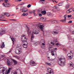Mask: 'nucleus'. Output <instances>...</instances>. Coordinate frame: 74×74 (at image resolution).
<instances>
[{
    "mask_svg": "<svg viewBox=\"0 0 74 74\" xmlns=\"http://www.w3.org/2000/svg\"><path fill=\"white\" fill-rule=\"evenodd\" d=\"M59 60L60 61H61L60 62L61 64H59L60 65V66H63L65 65V64H66V59H65V58H64V57H61L59 59Z\"/></svg>",
    "mask_w": 74,
    "mask_h": 74,
    "instance_id": "f257e3e1",
    "label": "nucleus"
},
{
    "mask_svg": "<svg viewBox=\"0 0 74 74\" xmlns=\"http://www.w3.org/2000/svg\"><path fill=\"white\" fill-rule=\"evenodd\" d=\"M11 68H9L8 70V69H7L6 68H4L2 72L4 74H9V73H10V70H11Z\"/></svg>",
    "mask_w": 74,
    "mask_h": 74,
    "instance_id": "f03ea898",
    "label": "nucleus"
},
{
    "mask_svg": "<svg viewBox=\"0 0 74 74\" xmlns=\"http://www.w3.org/2000/svg\"><path fill=\"white\" fill-rule=\"evenodd\" d=\"M30 64L32 66H36L37 65V63H36L34 61H33L32 60L30 61Z\"/></svg>",
    "mask_w": 74,
    "mask_h": 74,
    "instance_id": "7ed1b4c3",
    "label": "nucleus"
},
{
    "mask_svg": "<svg viewBox=\"0 0 74 74\" xmlns=\"http://www.w3.org/2000/svg\"><path fill=\"white\" fill-rule=\"evenodd\" d=\"M47 71L49 74H53V72L51 69L49 68L47 69Z\"/></svg>",
    "mask_w": 74,
    "mask_h": 74,
    "instance_id": "20e7f679",
    "label": "nucleus"
},
{
    "mask_svg": "<svg viewBox=\"0 0 74 74\" xmlns=\"http://www.w3.org/2000/svg\"><path fill=\"white\" fill-rule=\"evenodd\" d=\"M23 47L24 48H26L27 47V42H25L24 44L23 43Z\"/></svg>",
    "mask_w": 74,
    "mask_h": 74,
    "instance_id": "39448f33",
    "label": "nucleus"
},
{
    "mask_svg": "<svg viewBox=\"0 0 74 74\" xmlns=\"http://www.w3.org/2000/svg\"><path fill=\"white\" fill-rule=\"evenodd\" d=\"M3 5L4 7H9L10 5V3H8L6 4H4V3H3Z\"/></svg>",
    "mask_w": 74,
    "mask_h": 74,
    "instance_id": "423d86ee",
    "label": "nucleus"
},
{
    "mask_svg": "<svg viewBox=\"0 0 74 74\" xmlns=\"http://www.w3.org/2000/svg\"><path fill=\"white\" fill-rule=\"evenodd\" d=\"M26 30H27V33L29 34H31V31L29 28V27L27 26H26Z\"/></svg>",
    "mask_w": 74,
    "mask_h": 74,
    "instance_id": "0eeeda50",
    "label": "nucleus"
},
{
    "mask_svg": "<svg viewBox=\"0 0 74 74\" xmlns=\"http://www.w3.org/2000/svg\"><path fill=\"white\" fill-rule=\"evenodd\" d=\"M44 26L43 25H40L39 27L40 30L42 32H44Z\"/></svg>",
    "mask_w": 74,
    "mask_h": 74,
    "instance_id": "6e6552de",
    "label": "nucleus"
},
{
    "mask_svg": "<svg viewBox=\"0 0 74 74\" xmlns=\"http://www.w3.org/2000/svg\"><path fill=\"white\" fill-rule=\"evenodd\" d=\"M64 19L61 20V21H62V22H65L66 21V18L67 17V15H64Z\"/></svg>",
    "mask_w": 74,
    "mask_h": 74,
    "instance_id": "1a4fd4ad",
    "label": "nucleus"
},
{
    "mask_svg": "<svg viewBox=\"0 0 74 74\" xmlns=\"http://www.w3.org/2000/svg\"><path fill=\"white\" fill-rule=\"evenodd\" d=\"M51 55L52 56H54V55H57V54H56V51H51Z\"/></svg>",
    "mask_w": 74,
    "mask_h": 74,
    "instance_id": "9d476101",
    "label": "nucleus"
},
{
    "mask_svg": "<svg viewBox=\"0 0 74 74\" xmlns=\"http://www.w3.org/2000/svg\"><path fill=\"white\" fill-rule=\"evenodd\" d=\"M40 32V31L38 30H36L35 31V32H33V33L34 34H38Z\"/></svg>",
    "mask_w": 74,
    "mask_h": 74,
    "instance_id": "9b49d317",
    "label": "nucleus"
},
{
    "mask_svg": "<svg viewBox=\"0 0 74 74\" xmlns=\"http://www.w3.org/2000/svg\"><path fill=\"white\" fill-rule=\"evenodd\" d=\"M33 42L34 43V45H35V46H37V45H38V42H37L36 41H33V40H32V42Z\"/></svg>",
    "mask_w": 74,
    "mask_h": 74,
    "instance_id": "f8f14e48",
    "label": "nucleus"
},
{
    "mask_svg": "<svg viewBox=\"0 0 74 74\" xmlns=\"http://www.w3.org/2000/svg\"><path fill=\"white\" fill-rule=\"evenodd\" d=\"M27 9L25 8L22 10V12L24 13H25V12H26L27 11Z\"/></svg>",
    "mask_w": 74,
    "mask_h": 74,
    "instance_id": "ddd939ff",
    "label": "nucleus"
},
{
    "mask_svg": "<svg viewBox=\"0 0 74 74\" xmlns=\"http://www.w3.org/2000/svg\"><path fill=\"white\" fill-rule=\"evenodd\" d=\"M34 33H32V36L31 37V42H33V38H34V36L33 35H34Z\"/></svg>",
    "mask_w": 74,
    "mask_h": 74,
    "instance_id": "4468645a",
    "label": "nucleus"
},
{
    "mask_svg": "<svg viewBox=\"0 0 74 74\" xmlns=\"http://www.w3.org/2000/svg\"><path fill=\"white\" fill-rule=\"evenodd\" d=\"M42 46H41V48L43 49L45 48V44H44V43H42Z\"/></svg>",
    "mask_w": 74,
    "mask_h": 74,
    "instance_id": "2eb2a0df",
    "label": "nucleus"
},
{
    "mask_svg": "<svg viewBox=\"0 0 74 74\" xmlns=\"http://www.w3.org/2000/svg\"><path fill=\"white\" fill-rule=\"evenodd\" d=\"M21 52H22V51L19 50L18 51L16 52V54H18V55H19V54H20Z\"/></svg>",
    "mask_w": 74,
    "mask_h": 74,
    "instance_id": "dca6fc26",
    "label": "nucleus"
},
{
    "mask_svg": "<svg viewBox=\"0 0 74 74\" xmlns=\"http://www.w3.org/2000/svg\"><path fill=\"white\" fill-rule=\"evenodd\" d=\"M3 15H6L7 16H10V14L7 12H6L3 14Z\"/></svg>",
    "mask_w": 74,
    "mask_h": 74,
    "instance_id": "f3484780",
    "label": "nucleus"
},
{
    "mask_svg": "<svg viewBox=\"0 0 74 74\" xmlns=\"http://www.w3.org/2000/svg\"><path fill=\"white\" fill-rule=\"evenodd\" d=\"M5 31L2 30L1 32L0 33V35H2L3 34H4V33H5Z\"/></svg>",
    "mask_w": 74,
    "mask_h": 74,
    "instance_id": "a211bd4d",
    "label": "nucleus"
},
{
    "mask_svg": "<svg viewBox=\"0 0 74 74\" xmlns=\"http://www.w3.org/2000/svg\"><path fill=\"white\" fill-rule=\"evenodd\" d=\"M1 46L2 48H3L4 47H5V45H4V42H3L2 43V44Z\"/></svg>",
    "mask_w": 74,
    "mask_h": 74,
    "instance_id": "6ab92c4d",
    "label": "nucleus"
},
{
    "mask_svg": "<svg viewBox=\"0 0 74 74\" xmlns=\"http://www.w3.org/2000/svg\"><path fill=\"white\" fill-rule=\"evenodd\" d=\"M7 63L8 66H11V62H10L9 60L7 61Z\"/></svg>",
    "mask_w": 74,
    "mask_h": 74,
    "instance_id": "aec40b11",
    "label": "nucleus"
},
{
    "mask_svg": "<svg viewBox=\"0 0 74 74\" xmlns=\"http://www.w3.org/2000/svg\"><path fill=\"white\" fill-rule=\"evenodd\" d=\"M4 14H2L1 17V19H4L5 18Z\"/></svg>",
    "mask_w": 74,
    "mask_h": 74,
    "instance_id": "412c9836",
    "label": "nucleus"
},
{
    "mask_svg": "<svg viewBox=\"0 0 74 74\" xmlns=\"http://www.w3.org/2000/svg\"><path fill=\"white\" fill-rule=\"evenodd\" d=\"M45 64H46V65H48V66H51V63L46 62Z\"/></svg>",
    "mask_w": 74,
    "mask_h": 74,
    "instance_id": "4be33fe9",
    "label": "nucleus"
},
{
    "mask_svg": "<svg viewBox=\"0 0 74 74\" xmlns=\"http://www.w3.org/2000/svg\"><path fill=\"white\" fill-rule=\"evenodd\" d=\"M3 69H4V68L3 67L0 68V72H3Z\"/></svg>",
    "mask_w": 74,
    "mask_h": 74,
    "instance_id": "5701e85b",
    "label": "nucleus"
},
{
    "mask_svg": "<svg viewBox=\"0 0 74 74\" xmlns=\"http://www.w3.org/2000/svg\"><path fill=\"white\" fill-rule=\"evenodd\" d=\"M42 14H46V11L45 10H44L41 12Z\"/></svg>",
    "mask_w": 74,
    "mask_h": 74,
    "instance_id": "b1692460",
    "label": "nucleus"
},
{
    "mask_svg": "<svg viewBox=\"0 0 74 74\" xmlns=\"http://www.w3.org/2000/svg\"><path fill=\"white\" fill-rule=\"evenodd\" d=\"M73 55L69 56H68V57L69 58V59H73Z\"/></svg>",
    "mask_w": 74,
    "mask_h": 74,
    "instance_id": "393cba45",
    "label": "nucleus"
},
{
    "mask_svg": "<svg viewBox=\"0 0 74 74\" xmlns=\"http://www.w3.org/2000/svg\"><path fill=\"white\" fill-rule=\"evenodd\" d=\"M59 33L58 32H55L53 31V32H52V34H58Z\"/></svg>",
    "mask_w": 74,
    "mask_h": 74,
    "instance_id": "a878e982",
    "label": "nucleus"
},
{
    "mask_svg": "<svg viewBox=\"0 0 74 74\" xmlns=\"http://www.w3.org/2000/svg\"><path fill=\"white\" fill-rule=\"evenodd\" d=\"M11 74H17V72L15 71L14 72H12Z\"/></svg>",
    "mask_w": 74,
    "mask_h": 74,
    "instance_id": "bb28decb",
    "label": "nucleus"
},
{
    "mask_svg": "<svg viewBox=\"0 0 74 74\" xmlns=\"http://www.w3.org/2000/svg\"><path fill=\"white\" fill-rule=\"evenodd\" d=\"M41 42L42 43H45V40H44V39H42L41 40Z\"/></svg>",
    "mask_w": 74,
    "mask_h": 74,
    "instance_id": "cd10ccee",
    "label": "nucleus"
},
{
    "mask_svg": "<svg viewBox=\"0 0 74 74\" xmlns=\"http://www.w3.org/2000/svg\"><path fill=\"white\" fill-rule=\"evenodd\" d=\"M69 8V5H66L65 6V8Z\"/></svg>",
    "mask_w": 74,
    "mask_h": 74,
    "instance_id": "c85d7f7f",
    "label": "nucleus"
},
{
    "mask_svg": "<svg viewBox=\"0 0 74 74\" xmlns=\"http://www.w3.org/2000/svg\"><path fill=\"white\" fill-rule=\"evenodd\" d=\"M67 38L69 39H70V38H71V37L70 36V35H68L67 36Z\"/></svg>",
    "mask_w": 74,
    "mask_h": 74,
    "instance_id": "c756f323",
    "label": "nucleus"
},
{
    "mask_svg": "<svg viewBox=\"0 0 74 74\" xmlns=\"http://www.w3.org/2000/svg\"><path fill=\"white\" fill-rule=\"evenodd\" d=\"M13 62L15 64H17V62L15 60H13Z\"/></svg>",
    "mask_w": 74,
    "mask_h": 74,
    "instance_id": "7c9ffc66",
    "label": "nucleus"
},
{
    "mask_svg": "<svg viewBox=\"0 0 74 74\" xmlns=\"http://www.w3.org/2000/svg\"><path fill=\"white\" fill-rule=\"evenodd\" d=\"M21 41H22V44H23L24 43H25V42H26V41H25V40H21Z\"/></svg>",
    "mask_w": 74,
    "mask_h": 74,
    "instance_id": "2f4dec72",
    "label": "nucleus"
},
{
    "mask_svg": "<svg viewBox=\"0 0 74 74\" xmlns=\"http://www.w3.org/2000/svg\"><path fill=\"white\" fill-rule=\"evenodd\" d=\"M70 9L69 10H67L66 11V13L67 14H69V13H70Z\"/></svg>",
    "mask_w": 74,
    "mask_h": 74,
    "instance_id": "473e14b6",
    "label": "nucleus"
},
{
    "mask_svg": "<svg viewBox=\"0 0 74 74\" xmlns=\"http://www.w3.org/2000/svg\"><path fill=\"white\" fill-rule=\"evenodd\" d=\"M67 16L68 18H71V17L72 16L71 15H68Z\"/></svg>",
    "mask_w": 74,
    "mask_h": 74,
    "instance_id": "72a5a7b5",
    "label": "nucleus"
},
{
    "mask_svg": "<svg viewBox=\"0 0 74 74\" xmlns=\"http://www.w3.org/2000/svg\"><path fill=\"white\" fill-rule=\"evenodd\" d=\"M30 7H31V5L30 4H29L27 6V8H30Z\"/></svg>",
    "mask_w": 74,
    "mask_h": 74,
    "instance_id": "f704fd0d",
    "label": "nucleus"
},
{
    "mask_svg": "<svg viewBox=\"0 0 74 74\" xmlns=\"http://www.w3.org/2000/svg\"><path fill=\"white\" fill-rule=\"evenodd\" d=\"M11 40L13 41V43L14 44V38H11Z\"/></svg>",
    "mask_w": 74,
    "mask_h": 74,
    "instance_id": "c9c22d12",
    "label": "nucleus"
},
{
    "mask_svg": "<svg viewBox=\"0 0 74 74\" xmlns=\"http://www.w3.org/2000/svg\"><path fill=\"white\" fill-rule=\"evenodd\" d=\"M52 47H49V50H51V49H52Z\"/></svg>",
    "mask_w": 74,
    "mask_h": 74,
    "instance_id": "e433bc0d",
    "label": "nucleus"
},
{
    "mask_svg": "<svg viewBox=\"0 0 74 74\" xmlns=\"http://www.w3.org/2000/svg\"><path fill=\"white\" fill-rule=\"evenodd\" d=\"M54 8H55V9H58V7L57 6H55L54 7Z\"/></svg>",
    "mask_w": 74,
    "mask_h": 74,
    "instance_id": "4c0bfd02",
    "label": "nucleus"
},
{
    "mask_svg": "<svg viewBox=\"0 0 74 74\" xmlns=\"http://www.w3.org/2000/svg\"><path fill=\"white\" fill-rule=\"evenodd\" d=\"M24 3H21V4H19V5H24Z\"/></svg>",
    "mask_w": 74,
    "mask_h": 74,
    "instance_id": "58836bf2",
    "label": "nucleus"
},
{
    "mask_svg": "<svg viewBox=\"0 0 74 74\" xmlns=\"http://www.w3.org/2000/svg\"><path fill=\"white\" fill-rule=\"evenodd\" d=\"M28 12L29 13H30V14H32V12H33L28 11Z\"/></svg>",
    "mask_w": 74,
    "mask_h": 74,
    "instance_id": "ea45409f",
    "label": "nucleus"
},
{
    "mask_svg": "<svg viewBox=\"0 0 74 74\" xmlns=\"http://www.w3.org/2000/svg\"><path fill=\"white\" fill-rule=\"evenodd\" d=\"M70 66H72V67H73V64L70 63Z\"/></svg>",
    "mask_w": 74,
    "mask_h": 74,
    "instance_id": "a19ab883",
    "label": "nucleus"
},
{
    "mask_svg": "<svg viewBox=\"0 0 74 74\" xmlns=\"http://www.w3.org/2000/svg\"><path fill=\"white\" fill-rule=\"evenodd\" d=\"M22 16H26V14L25 13H23L22 14Z\"/></svg>",
    "mask_w": 74,
    "mask_h": 74,
    "instance_id": "79ce46f5",
    "label": "nucleus"
},
{
    "mask_svg": "<svg viewBox=\"0 0 74 74\" xmlns=\"http://www.w3.org/2000/svg\"><path fill=\"white\" fill-rule=\"evenodd\" d=\"M69 23H72V21H70L68 22Z\"/></svg>",
    "mask_w": 74,
    "mask_h": 74,
    "instance_id": "37998d69",
    "label": "nucleus"
},
{
    "mask_svg": "<svg viewBox=\"0 0 74 74\" xmlns=\"http://www.w3.org/2000/svg\"><path fill=\"white\" fill-rule=\"evenodd\" d=\"M7 1H8V0H5V3H7Z\"/></svg>",
    "mask_w": 74,
    "mask_h": 74,
    "instance_id": "c03bdc74",
    "label": "nucleus"
},
{
    "mask_svg": "<svg viewBox=\"0 0 74 74\" xmlns=\"http://www.w3.org/2000/svg\"><path fill=\"white\" fill-rule=\"evenodd\" d=\"M39 16H42V14H39Z\"/></svg>",
    "mask_w": 74,
    "mask_h": 74,
    "instance_id": "a18cd8bd",
    "label": "nucleus"
},
{
    "mask_svg": "<svg viewBox=\"0 0 74 74\" xmlns=\"http://www.w3.org/2000/svg\"><path fill=\"white\" fill-rule=\"evenodd\" d=\"M22 37H26V35H23L22 36Z\"/></svg>",
    "mask_w": 74,
    "mask_h": 74,
    "instance_id": "49530a36",
    "label": "nucleus"
},
{
    "mask_svg": "<svg viewBox=\"0 0 74 74\" xmlns=\"http://www.w3.org/2000/svg\"><path fill=\"white\" fill-rule=\"evenodd\" d=\"M60 44L58 43H57L56 44V45H59Z\"/></svg>",
    "mask_w": 74,
    "mask_h": 74,
    "instance_id": "de8ad7c7",
    "label": "nucleus"
},
{
    "mask_svg": "<svg viewBox=\"0 0 74 74\" xmlns=\"http://www.w3.org/2000/svg\"><path fill=\"white\" fill-rule=\"evenodd\" d=\"M48 60L49 61H52L53 60H52V59H49Z\"/></svg>",
    "mask_w": 74,
    "mask_h": 74,
    "instance_id": "09e8293b",
    "label": "nucleus"
},
{
    "mask_svg": "<svg viewBox=\"0 0 74 74\" xmlns=\"http://www.w3.org/2000/svg\"><path fill=\"white\" fill-rule=\"evenodd\" d=\"M4 56H5V55H3L2 56V58H4Z\"/></svg>",
    "mask_w": 74,
    "mask_h": 74,
    "instance_id": "8fccbe9b",
    "label": "nucleus"
},
{
    "mask_svg": "<svg viewBox=\"0 0 74 74\" xmlns=\"http://www.w3.org/2000/svg\"><path fill=\"white\" fill-rule=\"evenodd\" d=\"M0 74H4L3 72H0Z\"/></svg>",
    "mask_w": 74,
    "mask_h": 74,
    "instance_id": "3c124183",
    "label": "nucleus"
},
{
    "mask_svg": "<svg viewBox=\"0 0 74 74\" xmlns=\"http://www.w3.org/2000/svg\"><path fill=\"white\" fill-rule=\"evenodd\" d=\"M40 1H45V0H40Z\"/></svg>",
    "mask_w": 74,
    "mask_h": 74,
    "instance_id": "603ef678",
    "label": "nucleus"
},
{
    "mask_svg": "<svg viewBox=\"0 0 74 74\" xmlns=\"http://www.w3.org/2000/svg\"><path fill=\"white\" fill-rule=\"evenodd\" d=\"M56 21H53V23H55V22H56Z\"/></svg>",
    "mask_w": 74,
    "mask_h": 74,
    "instance_id": "864d4df0",
    "label": "nucleus"
},
{
    "mask_svg": "<svg viewBox=\"0 0 74 74\" xmlns=\"http://www.w3.org/2000/svg\"><path fill=\"white\" fill-rule=\"evenodd\" d=\"M28 15V13H27L25 14V16H27Z\"/></svg>",
    "mask_w": 74,
    "mask_h": 74,
    "instance_id": "5fc2aeb1",
    "label": "nucleus"
},
{
    "mask_svg": "<svg viewBox=\"0 0 74 74\" xmlns=\"http://www.w3.org/2000/svg\"><path fill=\"white\" fill-rule=\"evenodd\" d=\"M35 10H34L33 11V12H33L34 13V12H35Z\"/></svg>",
    "mask_w": 74,
    "mask_h": 74,
    "instance_id": "6e6d98bb",
    "label": "nucleus"
},
{
    "mask_svg": "<svg viewBox=\"0 0 74 74\" xmlns=\"http://www.w3.org/2000/svg\"><path fill=\"white\" fill-rule=\"evenodd\" d=\"M72 33H73V34H74V31H72Z\"/></svg>",
    "mask_w": 74,
    "mask_h": 74,
    "instance_id": "4d7b16f0",
    "label": "nucleus"
},
{
    "mask_svg": "<svg viewBox=\"0 0 74 74\" xmlns=\"http://www.w3.org/2000/svg\"><path fill=\"white\" fill-rule=\"evenodd\" d=\"M8 53H11V51H9Z\"/></svg>",
    "mask_w": 74,
    "mask_h": 74,
    "instance_id": "13d9d810",
    "label": "nucleus"
},
{
    "mask_svg": "<svg viewBox=\"0 0 74 74\" xmlns=\"http://www.w3.org/2000/svg\"><path fill=\"white\" fill-rule=\"evenodd\" d=\"M56 49H57V48H54V50H55L56 51Z\"/></svg>",
    "mask_w": 74,
    "mask_h": 74,
    "instance_id": "bf43d9fd",
    "label": "nucleus"
},
{
    "mask_svg": "<svg viewBox=\"0 0 74 74\" xmlns=\"http://www.w3.org/2000/svg\"><path fill=\"white\" fill-rule=\"evenodd\" d=\"M24 39H27V38L26 37H24Z\"/></svg>",
    "mask_w": 74,
    "mask_h": 74,
    "instance_id": "052dcab7",
    "label": "nucleus"
},
{
    "mask_svg": "<svg viewBox=\"0 0 74 74\" xmlns=\"http://www.w3.org/2000/svg\"><path fill=\"white\" fill-rule=\"evenodd\" d=\"M22 0H18V1H21Z\"/></svg>",
    "mask_w": 74,
    "mask_h": 74,
    "instance_id": "680f3d73",
    "label": "nucleus"
},
{
    "mask_svg": "<svg viewBox=\"0 0 74 74\" xmlns=\"http://www.w3.org/2000/svg\"><path fill=\"white\" fill-rule=\"evenodd\" d=\"M19 49H20V50H22V48H20Z\"/></svg>",
    "mask_w": 74,
    "mask_h": 74,
    "instance_id": "e2e57ef3",
    "label": "nucleus"
},
{
    "mask_svg": "<svg viewBox=\"0 0 74 74\" xmlns=\"http://www.w3.org/2000/svg\"><path fill=\"white\" fill-rule=\"evenodd\" d=\"M1 20V21H5V20H3V19H2V20Z\"/></svg>",
    "mask_w": 74,
    "mask_h": 74,
    "instance_id": "0e129e2a",
    "label": "nucleus"
},
{
    "mask_svg": "<svg viewBox=\"0 0 74 74\" xmlns=\"http://www.w3.org/2000/svg\"><path fill=\"white\" fill-rule=\"evenodd\" d=\"M17 59H19V57H17Z\"/></svg>",
    "mask_w": 74,
    "mask_h": 74,
    "instance_id": "69168bd1",
    "label": "nucleus"
},
{
    "mask_svg": "<svg viewBox=\"0 0 74 74\" xmlns=\"http://www.w3.org/2000/svg\"><path fill=\"white\" fill-rule=\"evenodd\" d=\"M34 16H35L36 14H35V13H34Z\"/></svg>",
    "mask_w": 74,
    "mask_h": 74,
    "instance_id": "338daca9",
    "label": "nucleus"
},
{
    "mask_svg": "<svg viewBox=\"0 0 74 74\" xmlns=\"http://www.w3.org/2000/svg\"><path fill=\"white\" fill-rule=\"evenodd\" d=\"M12 21H15V19H12Z\"/></svg>",
    "mask_w": 74,
    "mask_h": 74,
    "instance_id": "774afa93",
    "label": "nucleus"
}]
</instances>
